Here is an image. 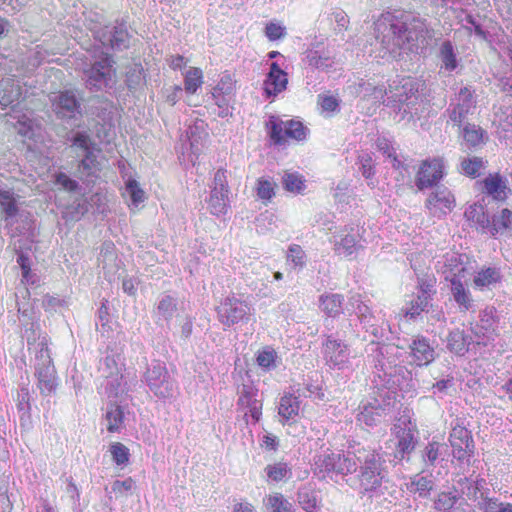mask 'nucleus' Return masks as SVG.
Instances as JSON below:
<instances>
[{"label": "nucleus", "mask_w": 512, "mask_h": 512, "mask_svg": "<svg viewBox=\"0 0 512 512\" xmlns=\"http://www.w3.org/2000/svg\"><path fill=\"white\" fill-rule=\"evenodd\" d=\"M430 33L427 20L412 12L394 11L382 14L373 24L376 45L383 50L384 58H396L401 51L415 52L425 46V37Z\"/></svg>", "instance_id": "1"}, {"label": "nucleus", "mask_w": 512, "mask_h": 512, "mask_svg": "<svg viewBox=\"0 0 512 512\" xmlns=\"http://www.w3.org/2000/svg\"><path fill=\"white\" fill-rule=\"evenodd\" d=\"M355 456L358 461L359 492L369 496L384 495L390 481L383 454L375 449L357 445Z\"/></svg>", "instance_id": "2"}, {"label": "nucleus", "mask_w": 512, "mask_h": 512, "mask_svg": "<svg viewBox=\"0 0 512 512\" xmlns=\"http://www.w3.org/2000/svg\"><path fill=\"white\" fill-rule=\"evenodd\" d=\"M385 105L401 115L402 120L411 121L421 113L423 100L419 95V84L410 78L402 79L400 85L389 86Z\"/></svg>", "instance_id": "3"}, {"label": "nucleus", "mask_w": 512, "mask_h": 512, "mask_svg": "<svg viewBox=\"0 0 512 512\" xmlns=\"http://www.w3.org/2000/svg\"><path fill=\"white\" fill-rule=\"evenodd\" d=\"M82 80L90 92H106L113 90L118 83L116 62L112 55L101 53L82 70Z\"/></svg>", "instance_id": "4"}, {"label": "nucleus", "mask_w": 512, "mask_h": 512, "mask_svg": "<svg viewBox=\"0 0 512 512\" xmlns=\"http://www.w3.org/2000/svg\"><path fill=\"white\" fill-rule=\"evenodd\" d=\"M359 337L354 330L351 332L336 331L335 334L327 336L323 344V356L326 365L330 369L345 370L351 367V351L345 340H351Z\"/></svg>", "instance_id": "5"}, {"label": "nucleus", "mask_w": 512, "mask_h": 512, "mask_svg": "<svg viewBox=\"0 0 512 512\" xmlns=\"http://www.w3.org/2000/svg\"><path fill=\"white\" fill-rule=\"evenodd\" d=\"M49 99L57 119L70 126H77L82 120V97L77 89H65L52 93Z\"/></svg>", "instance_id": "6"}, {"label": "nucleus", "mask_w": 512, "mask_h": 512, "mask_svg": "<svg viewBox=\"0 0 512 512\" xmlns=\"http://www.w3.org/2000/svg\"><path fill=\"white\" fill-rule=\"evenodd\" d=\"M70 152L78 160V171L91 174L98 166L97 145L87 131H76L69 138Z\"/></svg>", "instance_id": "7"}, {"label": "nucleus", "mask_w": 512, "mask_h": 512, "mask_svg": "<svg viewBox=\"0 0 512 512\" xmlns=\"http://www.w3.org/2000/svg\"><path fill=\"white\" fill-rule=\"evenodd\" d=\"M251 311L250 305L235 295L225 297L216 308L218 321L224 329L239 323H248L252 315Z\"/></svg>", "instance_id": "8"}, {"label": "nucleus", "mask_w": 512, "mask_h": 512, "mask_svg": "<svg viewBox=\"0 0 512 512\" xmlns=\"http://www.w3.org/2000/svg\"><path fill=\"white\" fill-rule=\"evenodd\" d=\"M143 381L158 398L166 399L174 393V380L171 378L166 365L159 360H153L147 366Z\"/></svg>", "instance_id": "9"}, {"label": "nucleus", "mask_w": 512, "mask_h": 512, "mask_svg": "<svg viewBox=\"0 0 512 512\" xmlns=\"http://www.w3.org/2000/svg\"><path fill=\"white\" fill-rule=\"evenodd\" d=\"M269 137L276 145L285 143L286 138L303 141L308 134V128L299 120L283 121L276 116H270L266 124Z\"/></svg>", "instance_id": "10"}, {"label": "nucleus", "mask_w": 512, "mask_h": 512, "mask_svg": "<svg viewBox=\"0 0 512 512\" xmlns=\"http://www.w3.org/2000/svg\"><path fill=\"white\" fill-rule=\"evenodd\" d=\"M346 310L350 315H356L360 325L366 332L370 333L375 338L382 336L381 330L382 326L385 324V319L380 315L374 314L361 295H352L348 300Z\"/></svg>", "instance_id": "11"}, {"label": "nucleus", "mask_w": 512, "mask_h": 512, "mask_svg": "<svg viewBox=\"0 0 512 512\" xmlns=\"http://www.w3.org/2000/svg\"><path fill=\"white\" fill-rule=\"evenodd\" d=\"M123 363L120 355L107 354L100 360L99 372L105 378V390L109 397H117L125 392L122 374Z\"/></svg>", "instance_id": "12"}, {"label": "nucleus", "mask_w": 512, "mask_h": 512, "mask_svg": "<svg viewBox=\"0 0 512 512\" xmlns=\"http://www.w3.org/2000/svg\"><path fill=\"white\" fill-rule=\"evenodd\" d=\"M38 346H40V349L36 354L35 375L38 378V387L41 393L50 395L56 388L55 368L44 341L38 343Z\"/></svg>", "instance_id": "13"}, {"label": "nucleus", "mask_w": 512, "mask_h": 512, "mask_svg": "<svg viewBox=\"0 0 512 512\" xmlns=\"http://www.w3.org/2000/svg\"><path fill=\"white\" fill-rule=\"evenodd\" d=\"M357 422L360 425L374 427L385 420L391 411V398L383 396L382 399L371 398L362 401L358 407Z\"/></svg>", "instance_id": "14"}, {"label": "nucleus", "mask_w": 512, "mask_h": 512, "mask_svg": "<svg viewBox=\"0 0 512 512\" xmlns=\"http://www.w3.org/2000/svg\"><path fill=\"white\" fill-rule=\"evenodd\" d=\"M424 205L431 216L441 219L453 211L456 198L447 186L436 185L432 188Z\"/></svg>", "instance_id": "15"}, {"label": "nucleus", "mask_w": 512, "mask_h": 512, "mask_svg": "<svg viewBox=\"0 0 512 512\" xmlns=\"http://www.w3.org/2000/svg\"><path fill=\"white\" fill-rule=\"evenodd\" d=\"M229 188L227 182V171L218 169L215 172L213 186L209 198V209L213 215H225L229 209Z\"/></svg>", "instance_id": "16"}, {"label": "nucleus", "mask_w": 512, "mask_h": 512, "mask_svg": "<svg viewBox=\"0 0 512 512\" xmlns=\"http://www.w3.org/2000/svg\"><path fill=\"white\" fill-rule=\"evenodd\" d=\"M444 176V160L439 157L427 159L421 163L416 173L415 185L420 191L434 188L440 185L439 182Z\"/></svg>", "instance_id": "17"}, {"label": "nucleus", "mask_w": 512, "mask_h": 512, "mask_svg": "<svg viewBox=\"0 0 512 512\" xmlns=\"http://www.w3.org/2000/svg\"><path fill=\"white\" fill-rule=\"evenodd\" d=\"M453 456L461 463H469L474 454V441L471 432L464 426L456 424L449 435Z\"/></svg>", "instance_id": "18"}, {"label": "nucleus", "mask_w": 512, "mask_h": 512, "mask_svg": "<svg viewBox=\"0 0 512 512\" xmlns=\"http://www.w3.org/2000/svg\"><path fill=\"white\" fill-rule=\"evenodd\" d=\"M330 242L333 243L335 254L345 258L352 257L362 247L358 231L350 226L339 230Z\"/></svg>", "instance_id": "19"}, {"label": "nucleus", "mask_w": 512, "mask_h": 512, "mask_svg": "<svg viewBox=\"0 0 512 512\" xmlns=\"http://www.w3.org/2000/svg\"><path fill=\"white\" fill-rule=\"evenodd\" d=\"M410 363L418 367H424L431 364L436 358V351L430 339L423 335L412 337L408 345Z\"/></svg>", "instance_id": "20"}, {"label": "nucleus", "mask_w": 512, "mask_h": 512, "mask_svg": "<svg viewBox=\"0 0 512 512\" xmlns=\"http://www.w3.org/2000/svg\"><path fill=\"white\" fill-rule=\"evenodd\" d=\"M0 210L3 215L6 228H11L16 223L19 213L17 195L13 186L0 180Z\"/></svg>", "instance_id": "21"}, {"label": "nucleus", "mask_w": 512, "mask_h": 512, "mask_svg": "<svg viewBox=\"0 0 512 512\" xmlns=\"http://www.w3.org/2000/svg\"><path fill=\"white\" fill-rule=\"evenodd\" d=\"M449 454L448 445L435 440L429 441L420 451L421 460L427 470L442 466Z\"/></svg>", "instance_id": "22"}, {"label": "nucleus", "mask_w": 512, "mask_h": 512, "mask_svg": "<svg viewBox=\"0 0 512 512\" xmlns=\"http://www.w3.org/2000/svg\"><path fill=\"white\" fill-rule=\"evenodd\" d=\"M482 192L491 196L494 200L504 201L511 190L507 187V180L499 173L486 176L481 182Z\"/></svg>", "instance_id": "23"}, {"label": "nucleus", "mask_w": 512, "mask_h": 512, "mask_svg": "<svg viewBox=\"0 0 512 512\" xmlns=\"http://www.w3.org/2000/svg\"><path fill=\"white\" fill-rule=\"evenodd\" d=\"M288 76L276 62L271 63L270 70L264 81V90L267 96H276L286 89Z\"/></svg>", "instance_id": "24"}, {"label": "nucleus", "mask_w": 512, "mask_h": 512, "mask_svg": "<svg viewBox=\"0 0 512 512\" xmlns=\"http://www.w3.org/2000/svg\"><path fill=\"white\" fill-rule=\"evenodd\" d=\"M394 434L397 438L396 457L404 459L406 455L413 452L417 444V438L411 428L394 426Z\"/></svg>", "instance_id": "25"}, {"label": "nucleus", "mask_w": 512, "mask_h": 512, "mask_svg": "<svg viewBox=\"0 0 512 512\" xmlns=\"http://www.w3.org/2000/svg\"><path fill=\"white\" fill-rule=\"evenodd\" d=\"M355 453H357V446L349 447L346 452H335L333 476L348 475L357 472L358 461L356 460Z\"/></svg>", "instance_id": "26"}, {"label": "nucleus", "mask_w": 512, "mask_h": 512, "mask_svg": "<svg viewBox=\"0 0 512 512\" xmlns=\"http://www.w3.org/2000/svg\"><path fill=\"white\" fill-rule=\"evenodd\" d=\"M437 56L441 62V69L446 72L451 73L460 65L457 48L449 39H445L440 43Z\"/></svg>", "instance_id": "27"}, {"label": "nucleus", "mask_w": 512, "mask_h": 512, "mask_svg": "<svg viewBox=\"0 0 512 512\" xmlns=\"http://www.w3.org/2000/svg\"><path fill=\"white\" fill-rule=\"evenodd\" d=\"M502 279V274L497 267H483L477 271L473 278V286L475 289L483 291L490 289L492 286L499 283Z\"/></svg>", "instance_id": "28"}, {"label": "nucleus", "mask_w": 512, "mask_h": 512, "mask_svg": "<svg viewBox=\"0 0 512 512\" xmlns=\"http://www.w3.org/2000/svg\"><path fill=\"white\" fill-rule=\"evenodd\" d=\"M104 46H110L114 50H123L129 45V35L123 26H115L111 30L99 36Z\"/></svg>", "instance_id": "29"}, {"label": "nucleus", "mask_w": 512, "mask_h": 512, "mask_svg": "<svg viewBox=\"0 0 512 512\" xmlns=\"http://www.w3.org/2000/svg\"><path fill=\"white\" fill-rule=\"evenodd\" d=\"M349 89L350 92L357 97H361L363 99L372 97L376 101L385 103V94H387V90L382 87L374 86L363 79L350 85Z\"/></svg>", "instance_id": "30"}, {"label": "nucleus", "mask_w": 512, "mask_h": 512, "mask_svg": "<svg viewBox=\"0 0 512 512\" xmlns=\"http://www.w3.org/2000/svg\"><path fill=\"white\" fill-rule=\"evenodd\" d=\"M446 341V347L451 353L464 356L469 350L471 337L464 330L455 328L449 332Z\"/></svg>", "instance_id": "31"}, {"label": "nucleus", "mask_w": 512, "mask_h": 512, "mask_svg": "<svg viewBox=\"0 0 512 512\" xmlns=\"http://www.w3.org/2000/svg\"><path fill=\"white\" fill-rule=\"evenodd\" d=\"M334 465L335 452L329 449L316 455L314 458V471L321 479L329 478L333 480Z\"/></svg>", "instance_id": "32"}, {"label": "nucleus", "mask_w": 512, "mask_h": 512, "mask_svg": "<svg viewBox=\"0 0 512 512\" xmlns=\"http://www.w3.org/2000/svg\"><path fill=\"white\" fill-rule=\"evenodd\" d=\"M451 293L454 301L458 304L461 311H468L473 307V299L470 291L464 287L460 277L455 274L450 279Z\"/></svg>", "instance_id": "33"}, {"label": "nucleus", "mask_w": 512, "mask_h": 512, "mask_svg": "<svg viewBox=\"0 0 512 512\" xmlns=\"http://www.w3.org/2000/svg\"><path fill=\"white\" fill-rule=\"evenodd\" d=\"M21 96V88L18 82L12 78L0 80V105L4 109L17 102Z\"/></svg>", "instance_id": "34"}, {"label": "nucleus", "mask_w": 512, "mask_h": 512, "mask_svg": "<svg viewBox=\"0 0 512 512\" xmlns=\"http://www.w3.org/2000/svg\"><path fill=\"white\" fill-rule=\"evenodd\" d=\"M497 316L494 307H486L480 313V324L473 329L477 336H487L494 334L497 329Z\"/></svg>", "instance_id": "35"}, {"label": "nucleus", "mask_w": 512, "mask_h": 512, "mask_svg": "<svg viewBox=\"0 0 512 512\" xmlns=\"http://www.w3.org/2000/svg\"><path fill=\"white\" fill-rule=\"evenodd\" d=\"M299 409L300 401L293 394H284L280 398L278 414L282 418L283 423L294 419L298 415Z\"/></svg>", "instance_id": "36"}, {"label": "nucleus", "mask_w": 512, "mask_h": 512, "mask_svg": "<svg viewBox=\"0 0 512 512\" xmlns=\"http://www.w3.org/2000/svg\"><path fill=\"white\" fill-rule=\"evenodd\" d=\"M505 232L512 233V211L507 208L493 216L489 229V233L494 237Z\"/></svg>", "instance_id": "37"}, {"label": "nucleus", "mask_w": 512, "mask_h": 512, "mask_svg": "<svg viewBox=\"0 0 512 512\" xmlns=\"http://www.w3.org/2000/svg\"><path fill=\"white\" fill-rule=\"evenodd\" d=\"M464 215L466 219L474 223L477 228L482 229V231L489 232L491 221L483 205L478 203L470 205L466 209Z\"/></svg>", "instance_id": "38"}, {"label": "nucleus", "mask_w": 512, "mask_h": 512, "mask_svg": "<svg viewBox=\"0 0 512 512\" xmlns=\"http://www.w3.org/2000/svg\"><path fill=\"white\" fill-rule=\"evenodd\" d=\"M343 296L337 293H326L319 298L320 309L329 317H335L341 313Z\"/></svg>", "instance_id": "39"}, {"label": "nucleus", "mask_w": 512, "mask_h": 512, "mask_svg": "<svg viewBox=\"0 0 512 512\" xmlns=\"http://www.w3.org/2000/svg\"><path fill=\"white\" fill-rule=\"evenodd\" d=\"M286 261L294 271H301L307 264V255L298 244H290L286 252Z\"/></svg>", "instance_id": "40"}, {"label": "nucleus", "mask_w": 512, "mask_h": 512, "mask_svg": "<svg viewBox=\"0 0 512 512\" xmlns=\"http://www.w3.org/2000/svg\"><path fill=\"white\" fill-rule=\"evenodd\" d=\"M357 164L359 165V171L367 181V186L370 189L376 188L378 180L375 177V168L372 163V157L368 153H363L359 155Z\"/></svg>", "instance_id": "41"}, {"label": "nucleus", "mask_w": 512, "mask_h": 512, "mask_svg": "<svg viewBox=\"0 0 512 512\" xmlns=\"http://www.w3.org/2000/svg\"><path fill=\"white\" fill-rule=\"evenodd\" d=\"M429 302L423 296L413 298L405 308L402 309L403 317L407 321H416L421 318L422 313L427 308Z\"/></svg>", "instance_id": "42"}, {"label": "nucleus", "mask_w": 512, "mask_h": 512, "mask_svg": "<svg viewBox=\"0 0 512 512\" xmlns=\"http://www.w3.org/2000/svg\"><path fill=\"white\" fill-rule=\"evenodd\" d=\"M12 113L10 115L11 118L16 119V122L14 123V127L17 130L18 134L25 138L31 139L34 135L33 127L34 122L33 120L27 116L26 114L23 115H17L18 111L16 110V105L12 106Z\"/></svg>", "instance_id": "43"}, {"label": "nucleus", "mask_w": 512, "mask_h": 512, "mask_svg": "<svg viewBox=\"0 0 512 512\" xmlns=\"http://www.w3.org/2000/svg\"><path fill=\"white\" fill-rule=\"evenodd\" d=\"M277 352L271 347H264L256 354L257 365L265 372H269L277 367Z\"/></svg>", "instance_id": "44"}, {"label": "nucleus", "mask_w": 512, "mask_h": 512, "mask_svg": "<svg viewBox=\"0 0 512 512\" xmlns=\"http://www.w3.org/2000/svg\"><path fill=\"white\" fill-rule=\"evenodd\" d=\"M177 310L176 299L170 295L162 296L157 304L156 316L158 319L170 321Z\"/></svg>", "instance_id": "45"}, {"label": "nucleus", "mask_w": 512, "mask_h": 512, "mask_svg": "<svg viewBox=\"0 0 512 512\" xmlns=\"http://www.w3.org/2000/svg\"><path fill=\"white\" fill-rule=\"evenodd\" d=\"M282 185L284 189L291 193H303L305 190V180L296 172H286L282 177Z\"/></svg>", "instance_id": "46"}, {"label": "nucleus", "mask_w": 512, "mask_h": 512, "mask_svg": "<svg viewBox=\"0 0 512 512\" xmlns=\"http://www.w3.org/2000/svg\"><path fill=\"white\" fill-rule=\"evenodd\" d=\"M203 84V72L200 68H190L184 76V89L188 94H195Z\"/></svg>", "instance_id": "47"}, {"label": "nucleus", "mask_w": 512, "mask_h": 512, "mask_svg": "<svg viewBox=\"0 0 512 512\" xmlns=\"http://www.w3.org/2000/svg\"><path fill=\"white\" fill-rule=\"evenodd\" d=\"M485 168V161L480 157H468L462 159L460 163L461 172L469 177L476 178L481 170Z\"/></svg>", "instance_id": "48"}, {"label": "nucleus", "mask_w": 512, "mask_h": 512, "mask_svg": "<svg viewBox=\"0 0 512 512\" xmlns=\"http://www.w3.org/2000/svg\"><path fill=\"white\" fill-rule=\"evenodd\" d=\"M475 91L472 90L471 87L465 86L462 87L455 97V105L460 108L466 109V111L473 112L476 108V97L474 95Z\"/></svg>", "instance_id": "49"}, {"label": "nucleus", "mask_w": 512, "mask_h": 512, "mask_svg": "<svg viewBox=\"0 0 512 512\" xmlns=\"http://www.w3.org/2000/svg\"><path fill=\"white\" fill-rule=\"evenodd\" d=\"M304 63L311 68L320 70H326L332 66V60L330 57L320 54L317 50L307 51Z\"/></svg>", "instance_id": "50"}, {"label": "nucleus", "mask_w": 512, "mask_h": 512, "mask_svg": "<svg viewBox=\"0 0 512 512\" xmlns=\"http://www.w3.org/2000/svg\"><path fill=\"white\" fill-rule=\"evenodd\" d=\"M124 419V412L120 406L110 404L107 407L106 420L108 422L107 430L114 433L119 430Z\"/></svg>", "instance_id": "51"}, {"label": "nucleus", "mask_w": 512, "mask_h": 512, "mask_svg": "<svg viewBox=\"0 0 512 512\" xmlns=\"http://www.w3.org/2000/svg\"><path fill=\"white\" fill-rule=\"evenodd\" d=\"M484 131L474 125L467 123L462 130V136L468 147H476L483 142Z\"/></svg>", "instance_id": "52"}, {"label": "nucleus", "mask_w": 512, "mask_h": 512, "mask_svg": "<svg viewBox=\"0 0 512 512\" xmlns=\"http://www.w3.org/2000/svg\"><path fill=\"white\" fill-rule=\"evenodd\" d=\"M445 268L444 274L447 281H450L454 274L456 277H459V275L465 271L461 256L454 253L446 256Z\"/></svg>", "instance_id": "53"}, {"label": "nucleus", "mask_w": 512, "mask_h": 512, "mask_svg": "<svg viewBox=\"0 0 512 512\" xmlns=\"http://www.w3.org/2000/svg\"><path fill=\"white\" fill-rule=\"evenodd\" d=\"M238 395V405L243 408L251 405L254 402L260 401L257 398L258 389H256L251 382L242 384V386L238 388Z\"/></svg>", "instance_id": "54"}, {"label": "nucleus", "mask_w": 512, "mask_h": 512, "mask_svg": "<svg viewBox=\"0 0 512 512\" xmlns=\"http://www.w3.org/2000/svg\"><path fill=\"white\" fill-rule=\"evenodd\" d=\"M266 506L271 512H293V506L281 493L268 496Z\"/></svg>", "instance_id": "55"}, {"label": "nucleus", "mask_w": 512, "mask_h": 512, "mask_svg": "<svg viewBox=\"0 0 512 512\" xmlns=\"http://www.w3.org/2000/svg\"><path fill=\"white\" fill-rule=\"evenodd\" d=\"M144 82L143 68L141 65H133L126 72L125 83L129 91H136Z\"/></svg>", "instance_id": "56"}, {"label": "nucleus", "mask_w": 512, "mask_h": 512, "mask_svg": "<svg viewBox=\"0 0 512 512\" xmlns=\"http://www.w3.org/2000/svg\"><path fill=\"white\" fill-rule=\"evenodd\" d=\"M433 481L426 476L415 475L410 483L409 490L418 493L420 497H427L432 490Z\"/></svg>", "instance_id": "57"}, {"label": "nucleus", "mask_w": 512, "mask_h": 512, "mask_svg": "<svg viewBox=\"0 0 512 512\" xmlns=\"http://www.w3.org/2000/svg\"><path fill=\"white\" fill-rule=\"evenodd\" d=\"M447 114L449 117V121L453 123L454 126L460 128L462 124L466 121L468 115L472 114L471 111H466L464 108H460L455 105L454 102H451L449 108L447 109Z\"/></svg>", "instance_id": "58"}, {"label": "nucleus", "mask_w": 512, "mask_h": 512, "mask_svg": "<svg viewBox=\"0 0 512 512\" xmlns=\"http://www.w3.org/2000/svg\"><path fill=\"white\" fill-rule=\"evenodd\" d=\"M110 453L116 465L122 466L129 461V450L122 443L116 442L110 446Z\"/></svg>", "instance_id": "59"}, {"label": "nucleus", "mask_w": 512, "mask_h": 512, "mask_svg": "<svg viewBox=\"0 0 512 512\" xmlns=\"http://www.w3.org/2000/svg\"><path fill=\"white\" fill-rule=\"evenodd\" d=\"M265 472L270 480L274 482H279L286 478L289 469L286 463L279 462L273 465H267L265 468Z\"/></svg>", "instance_id": "60"}, {"label": "nucleus", "mask_w": 512, "mask_h": 512, "mask_svg": "<svg viewBox=\"0 0 512 512\" xmlns=\"http://www.w3.org/2000/svg\"><path fill=\"white\" fill-rule=\"evenodd\" d=\"M275 184L269 179L260 178L257 181V196L262 200H270L275 195Z\"/></svg>", "instance_id": "61"}, {"label": "nucleus", "mask_w": 512, "mask_h": 512, "mask_svg": "<svg viewBox=\"0 0 512 512\" xmlns=\"http://www.w3.org/2000/svg\"><path fill=\"white\" fill-rule=\"evenodd\" d=\"M126 190L130 195L131 203L134 206H138L145 200L144 191L140 188L138 182L134 179H130L126 183Z\"/></svg>", "instance_id": "62"}, {"label": "nucleus", "mask_w": 512, "mask_h": 512, "mask_svg": "<svg viewBox=\"0 0 512 512\" xmlns=\"http://www.w3.org/2000/svg\"><path fill=\"white\" fill-rule=\"evenodd\" d=\"M286 35V28L278 22H269L265 26V36L270 41L279 40Z\"/></svg>", "instance_id": "63"}, {"label": "nucleus", "mask_w": 512, "mask_h": 512, "mask_svg": "<svg viewBox=\"0 0 512 512\" xmlns=\"http://www.w3.org/2000/svg\"><path fill=\"white\" fill-rule=\"evenodd\" d=\"M456 502V495H453L451 493H441L439 494L437 500L435 501V508L438 511L447 512L453 508Z\"/></svg>", "instance_id": "64"}]
</instances>
